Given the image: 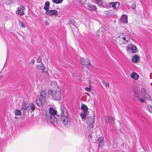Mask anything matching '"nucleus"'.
I'll return each mask as SVG.
<instances>
[{
    "label": "nucleus",
    "instance_id": "6e6552de",
    "mask_svg": "<svg viewBox=\"0 0 152 152\" xmlns=\"http://www.w3.org/2000/svg\"><path fill=\"white\" fill-rule=\"evenodd\" d=\"M105 32V28L103 26L100 27L96 32L97 38L100 39H102Z\"/></svg>",
    "mask_w": 152,
    "mask_h": 152
},
{
    "label": "nucleus",
    "instance_id": "1a4fd4ad",
    "mask_svg": "<svg viewBox=\"0 0 152 152\" xmlns=\"http://www.w3.org/2000/svg\"><path fill=\"white\" fill-rule=\"evenodd\" d=\"M61 120L66 127H68L70 126V123L67 117L64 116H62L61 117Z\"/></svg>",
    "mask_w": 152,
    "mask_h": 152
},
{
    "label": "nucleus",
    "instance_id": "ddd939ff",
    "mask_svg": "<svg viewBox=\"0 0 152 152\" xmlns=\"http://www.w3.org/2000/svg\"><path fill=\"white\" fill-rule=\"evenodd\" d=\"M47 15L49 16L57 15H58V11L55 10H48L46 12Z\"/></svg>",
    "mask_w": 152,
    "mask_h": 152
},
{
    "label": "nucleus",
    "instance_id": "cd10ccee",
    "mask_svg": "<svg viewBox=\"0 0 152 152\" xmlns=\"http://www.w3.org/2000/svg\"><path fill=\"white\" fill-rule=\"evenodd\" d=\"M56 4L61 3L63 0H52Z\"/></svg>",
    "mask_w": 152,
    "mask_h": 152
},
{
    "label": "nucleus",
    "instance_id": "473e14b6",
    "mask_svg": "<svg viewBox=\"0 0 152 152\" xmlns=\"http://www.w3.org/2000/svg\"><path fill=\"white\" fill-rule=\"evenodd\" d=\"M105 86L106 88H108L109 86V83L106 82L105 83Z\"/></svg>",
    "mask_w": 152,
    "mask_h": 152
},
{
    "label": "nucleus",
    "instance_id": "412c9836",
    "mask_svg": "<svg viewBox=\"0 0 152 152\" xmlns=\"http://www.w3.org/2000/svg\"><path fill=\"white\" fill-rule=\"evenodd\" d=\"M56 111L52 108H50L49 109V113L48 115H53L55 116L56 113Z\"/></svg>",
    "mask_w": 152,
    "mask_h": 152
},
{
    "label": "nucleus",
    "instance_id": "9b49d317",
    "mask_svg": "<svg viewBox=\"0 0 152 152\" xmlns=\"http://www.w3.org/2000/svg\"><path fill=\"white\" fill-rule=\"evenodd\" d=\"M83 120L85 121V120ZM86 123L90 126L91 127H92V125L93 124L95 121V117L94 116L87 117L86 119Z\"/></svg>",
    "mask_w": 152,
    "mask_h": 152
},
{
    "label": "nucleus",
    "instance_id": "0eeeda50",
    "mask_svg": "<svg viewBox=\"0 0 152 152\" xmlns=\"http://www.w3.org/2000/svg\"><path fill=\"white\" fill-rule=\"evenodd\" d=\"M46 119L48 123L50 124L56 125L57 124L56 119L53 115H46Z\"/></svg>",
    "mask_w": 152,
    "mask_h": 152
},
{
    "label": "nucleus",
    "instance_id": "7c9ffc66",
    "mask_svg": "<svg viewBox=\"0 0 152 152\" xmlns=\"http://www.w3.org/2000/svg\"><path fill=\"white\" fill-rule=\"evenodd\" d=\"M42 62V58L40 57H38L37 59V62L38 63H40Z\"/></svg>",
    "mask_w": 152,
    "mask_h": 152
},
{
    "label": "nucleus",
    "instance_id": "2eb2a0df",
    "mask_svg": "<svg viewBox=\"0 0 152 152\" xmlns=\"http://www.w3.org/2000/svg\"><path fill=\"white\" fill-rule=\"evenodd\" d=\"M128 16L127 15L124 14L121 16L120 21L122 22L127 23H128Z\"/></svg>",
    "mask_w": 152,
    "mask_h": 152
},
{
    "label": "nucleus",
    "instance_id": "dca6fc26",
    "mask_svg": "<svg viewBox=\"0 0 152 152\" xmlns=\"http://www.w3.org/2000/svg\"><path fill=\"white\" fill-rule=\"evenodd\" d=\"M140 57L138 55H135L132 58V61L134 63H136L138 62L140 59Z\"/></svg>",
    "mask_w": 152,
    "mask_h": 152
},
{
    "label": "nucleus",
    "instance_id": "c85d7f7f",
    "mask_svg": "<svg viewBox=\"0 0 152 152\" xmlns=\"http://www.w3.org/2000/svg\"><path fill=\"white\" fill-rule=\"evenodd\" d=\"M96 2L98 5L100 6L102 4L103 2L102 0H97Z\"/></svg>",
    "mask_w": 152,
    "mask_h": 152
},
{
    "label": "nucleus",
    "instance_id": "b1692460",
    "mask_svg": "<svg viewBox=\"0 0 152 152\" xmlns=\"http://www.w3.org/2000/svg\"><path fill=\"white\" fill-rule=\"evenodd\" d=\"M42 67L41 69L42 70V73H48V69L46 68V67L44 64H42Z\"/></svg>",
    "mask_w": 152,
    "mask_h": 152
},
{
    "label": "nucleus",
    "instance_id": "9d476101",
    "mask_svg": "<svg viewBox=\"0 0 152 152\" xmlns=\"http://www.w3.org/2000/svg\"><path fill=\"white\" fill-rule=\"evenodd\" d=\"M126 50L128 51H131L133 53H135L137 51V48L133 44L129 45L126 48Z\"/></svg>",
    "mask_w": 152,
    "mask_h": 152
},
{
    "label": "nucleus",
    "instance_id": "e433bc0d",
    "mask_svg": "<svg viewBox=\"0 0 152 152\" xmlns=\"http://www.w3.org/2000/svg\"><path fill=\"white\" fill-rule=\"evenodd\" d=\"M35 62V61L34 59H32L31 61V64H34Z\"/></svg>",
    "mask_w": 152,
    "mask_h": 152
},
{
    "label": "nucleus",
    "instance_id": "bb28decb",
    "mask_svg": "<svg viewBox=\"0 0 152 152\" xmlns=\"http://www.w3.org/2000/svg\"><path fill=\"white\" fill-rule=\"evenodd\" d=\"M149 111L152 114V107L150 104H148L147 106Z\"/></svg>",
    "mask_w": 152,
    "mask_h": 152
},
{
    "label": "nucleus",
    "instance_id": "aec40b11",
    "mask_svg": "<svg viewBox=\"0 0 152 152\" xmlns=\"http://www.w3.org/2000/svg\"><path fill=\"white\" fill-rule=\"evenodd\" d=\"M110 4H111L112 7L115 9L118 8L119 6V4L118 2L114 3L111 2L110 3Z\"/></svg>",
    "mask_w": 152,
    "mask_h": 152
},
{
    "label": "nucleus",
    "instance_id": "5701e85b",
    "mask_svg": "<svg viewBox=\"0 0 152 152\" xmlns=\"http://www.w3.org/2000/svg\"><path fill=\"white\" fill-rule=\"evenodd\" d=\"M49 2L48 1L46 2L45 4V6L44 7V9L46 11V12L47 11L49 10Z\"/></svg>",
    "mask_w": 152,
    "mask_h": 152
},
{
    "label": "nucleus",
    "instance_id": "a878e982",
    "mask_svg": "<svg viewBox=\"0 0 152 152\" xmlns=\"http://www.w3.org/2000/svg\"><path fill=\"white\" fill-rule=\"evenodd\" d=\"M19 26L22 28H24L26 27L25 24L21 21H19Z\"/></svg>",
    "mask_w": 152,
    "mask_h": 152
},
{
    "label": "nucleus",
    "instance_id": "c756f323",
    "mask_svg": "<svg viewBox=\"0 0 152 152\" xmlns=\"http://www.w3.org/2000/svg\"><path fill=\"white\" fill-rule=\"evenodd\" d=\"M85 90L89 92H90L91 91V88L90 87H86L85 88Z\"/></svg>",
    "mask_w": 152,
    "mask_h": 152
},
{
    "label": "nucleus",
    "instance_id": "4be33fe9",
    "mask_svg": "<svg viewBox=\"0 0 152 152\" xmlns=\"http://www.w3.org/2000/svg\"><path fill=\"white\" fill-rule=\"evenodd\" d=\"M98 141L100 143L99 145V147H102L103 145V138L102 137H100L98 139Z\"/></svg>",
    "mask_w": 152,
    "mask_h": 152
},
{
    "label": "nucleus",
    "instance_id": "393cba45",
    "mask_svg": "<svg viewBox=\"0 0 152 152\" xmlns=\"http://www.w3.org/2000/svg\"><path fill=\"white\" fill-rule=\"evenodd\" d=\"M14 113L16 115H21V111L19 109H15L14 110Z\"/></svg>",
    "mask_w": 152,
    "mask_h": 152
},
{
    "label": "nucleus",
    "instance_id": "f704fd0d",
    "mask_svg": "<svg viewBox=\"0 0 152 152\" xmlns=\"http://www.w3.org/2000/svg\"><path fill=\"white\" fill-rule=\"evenodd\" d=\"M44 23L45 25L48 26L49 25V23L47 21H46Z\"/></svg>",
    "mask_w": 152,
    "mask_h": 152
},
{
    "label": "nucleus",
    "instance_id": "f03ea898",
    "mask_svg": "<svg viewBox=\"0 0 152 152\" xmlns=\"http://www.w3.org/2000/svg\"><path fill=\"white\" fill-rule=\"evenodd\" d=\"M136 97L137 100L142 103L145 102V100L150 99L149 95L146 93L145 89L144 88L141 89V93Z\"/></svg>",
    "mask_w": 152,
    "mask_h": 152
},
{
    "label": "nucleus",
    "instance_id": "a211bd4d",
    "mask_svg": "<svg viewBox=\"0 0 152 152\" xmlns=\"http://www.w3.org/2000/svg\"><path fill=\"white\" fill-rule=\"evenodd\" d=\"M87 6L88 7V9L91 11H95L96 9V7L93 5L88 4Z\"/></svg>",
    "mask_w": 152,
    "mask_h": 152
},
{
    "label": "nucleus",
    "instance_id": "423d86ee",
    "mask_svg": "<svg viewBox=\"0 0 152 152\" xmlns=\"http://www.w3.org/2000/svg\"><path fill=\"white\" fill-rule=\"evenodd\" d=\"M81 109L82 111L80 113V115L82 120H84L87 115L88 114V107L85 104H82Z\"/></svg>",
    "mask_w": 152,
    "mask_h": 152
},
{
    "label": "nucleus",
    "instance_id": "f3484780",
    "mask_svg": "<svg viewBox=\"0 0 152 152\" xmlns=\"http://www.w3.org/2000/svg\"><path fill=\"white\" fill-rule=\"evenodd\" d=\"M104 119L105 122L108 123H110L112 121L115 120L111 116H105L104 118Z\"/></svg>",
    "mask_w": 152,
    "mask_h": 152
},
{
    "label": "nucleus",
    "instance_id": "c9c22d12",
    "mask_svg": "<svg viewBox=\"0 0 152 152\" xmlns=\"http://www.w3.org/2000/svg\"><path fill=\"white\" fill-rule=\"evenodd\" d=\"M61 115H64V110L63 108H61Z\"/></svg>",
    "mask_w": 152,
    "mask_h": 152
},
{
    "label": "nucleus",
    "instance_id": "4c0bfd02",
    "mask_svg": "<svg viewBox=\"0 0 152 152\" xmlns=\"http://www.w3.org/2000/svg\"><path fill=\"white\" fill-rule=\"evenodd\" d=\"M135 7V6H134V7H133V9H134V8Z\"/></svg>",
    "mask_w": 152,
    "mask_h": 152
},
{
    "label": "nucleus",
    "instance_id": "72a5a7b5",
    "mask_svg": "<svg viewBox=\"0 0 152 152\" xmlns=\"http://www.w3.org/2000/svg\"><path fill=\"white\" fill-rule=\"evenodd\" d=\"M42 64H41L40 65H39V64H38L37 65V67L39 69H41L42 68Z\"/></svg>",
    "mask_w": 152,
    "mask_h": 152
},
{
    "label": "nucleus",
    "instance_id": "f257e3e1",
    "mask_svg": "<svg viewBox=\"0 0 152 152\" xmlns=\"http://www.w3.org/2000/svg\"><path fill=\"white\" fill-rule=\"evenodd\" d=\"M130 35L126 33H121L115 39V43L118 45L127 43L130 40Z\"/></svg>",
    "mask_w": 152,
    "mask_h": 152
},
{
    "label": "nucleus",
    "instance_id": "20e7f679",
    "mask_svg": "<svg viewBox=\"0 0 152 152\" xmlns=\"http://www.w3.org/2000/svg\"><path fill=\"white\" fill-rule=\"evenodd\" d=\"M46 92L44 90H42L40 96L36 100L37 104L38 106L40 107L44 104L46 100Z\"/></svg>",
    "mask_w": 152,
    "mask_h": 152
},
{
    "label": "nucleus",
    "instance_id": "39448f33",
    "mask_svg": "<svg viewBox=\"0 0 152 152\" xmlns=\"http://www.w3.org/2000/svg\"><path fill=\"white\" fill-rule=\"evenodd\" d=\"M30 107H29L24 102L22 104L20 108L21 110H22L23 113L25 114L26 113V110L29 112L30 110V108L31 109V111H34L35 109V106L33 103H31L29 104Z\"/></svg>",
    "mask_w": 152,
    "mask_h": 152
},
{
    "label": "nucleus",
    "instance_id": "7ed1b4c3",
    "mask_svg": "<svg viewBox=\"0 0 152 152\" xmlns=\"http://www.w3.org/2000/svg\"><path fill=\"white\" fill-rule=\"evenodd\" d=\"M50 93L54 99L57 100H59L61 99V89L60 88H57L55 90H50Z\"/></svg>",
    "mask_w": 152,
    "mask_h": 152
},
{
    "label": "nucleus",
    "instance_id": "4468645a",
    "mask_svg": "<svg viewBox=\"0 0 152 152\" xmlns=\"http://www.w3.org/2000/svg\"><path fill=\"white\" fill-rule=\"evenodd\" d=\"M81 64L83 66H87L90 64V61L85 58H82L80 60Z\"/></svg>",
    "mask_w": 152,
    "mask_h": 152
},
{
    "label": "nucleus",
    "instance_id": "58836bf2",
    "mask_svg": "<svg viewBox=\"0 0 152 152\" xmlns=\"http://www.w3.org/2000/svg\"><path fill=\"white\" fill-rule=\"evenodd\" d=\"M121 152H125V151H122Z\"/></svg>",
    "mask_w": 152,
    "mask_h": 152
},
{
    "label": "nucleus",
    "instance_id": "2f4dec72",
    "mask_svg": "<svg viewBox=\"0 0 152 152\" xmlns=\"http://www.w3.org/2000/svg\"><path fill=\"white\" fill-rule=\"evenodd\" d=\"M85 0H80V3L83 4L85 3Z\"/></svg>",
    "mask_w": 152,
    "mask_h": 152
},
{
    "label": "nucleus",
    "instance_id": "6ab92c4d",
    "mask_svg": "<svg viewBox=\"0 0 152 152\" xmlns=\"http://www.w3.org/2000/svg\"><path fill=\"white\" fill-rule=\"evenodd\" d=\"M131 77L134 79L137 80L138 79L139 76L136 73L133 72L131 74Z\"/></svg>",
    "mask_w": 152,
    "mask_h": 152
},
{
    "label": "nucleus",
    "instance_id": "f8f14e48",
    "mask_svg": "<svg viewBox=\"0 0 152 152\" xmlns=\"http://www.w3.org/2000/svg\"><path fill=\"white\" fill-rule=\"evenodd\" d=\"M25 9V8L23 6H21L17 8L16 13L20 16L23 15H24V11Z\"/></svg>",
    "mask_w": 152,
    "mask_h": 152
}]
</instances>
